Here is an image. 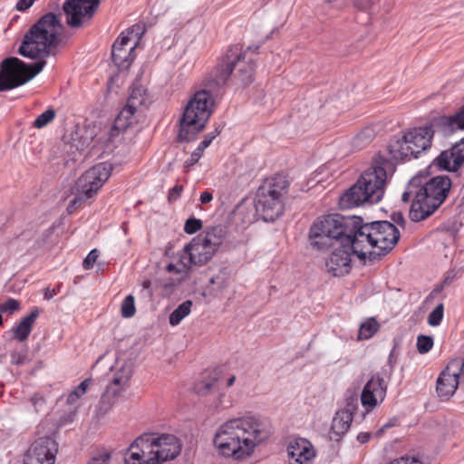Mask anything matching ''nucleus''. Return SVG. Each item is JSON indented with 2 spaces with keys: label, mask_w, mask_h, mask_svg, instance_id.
<instances>
[{
  "label": "nucleus",
  "mask_w": 464,
  "mask_h": 464,
  "mask_svg": "<svg viewBox=\"0 0 464 464\" xmlns=\"http://www.w3.org/2000/svg\"><path fill=\"white\" fill-rule=\"evenodd\" d=\"M63 24L59 17L48 13L43 15L24 34L18 53L38 60L26 64L16 57L5 59L0 64V92L19 87L36 76L46 64L45 59L60 43Z\"/></svg>",
  "instance_id": "nucleus-1"
},
{
  "label": "nucleus",
  "mask_w": 464,
  "mask_h": 464,
  "mask_svg": "<svg viewBox=\"0 0 464 464\" xmlns=\"http://www.w3.org/2000/svg\"><path fill=\"white\" fill-rule=\"evenodd\" d=\"M325 230L334 237L347 233L353 253L361 260L375 259L386 255L400 238L398 228L389 221H375L362 224L361 218L343 217L339 214L327 215V218L314 227V233Z\"/></svg>",
  "instance_id": "nucleus-2"
},
{
  "label": "nucleus",
  "mask_w": 464,
  "mask_h": 464,
  "mask_svg": "<svg viewBox=\"0 0 464 464\" xmlns=\"http://www.w3.org/2000/svg\"><path fill=\"white\" fill-rule=\"evenodd\" d=\"M271 435V427L256 416L231 419L217 430L213 444L219 456L234 460L249 458Z\"/></svg>",
  "instance_id": "nucleus-3"
},
{
  "label": "nucleus",
  "mask_w": 464,
  "mask_h": 464,
  "mask_svg": "<svg viewBox=\"0 0 464 464\" xmlns=\"http://www.w3.org/2000/svg\"><path fill=\"white\" fill-rule=\"evenodd\" d=\"M389 160L381 155L373 158L371 167L365 169L356 183L341 198L346 208L358 207L364 203L375 204L382 200L387 182Z\"/></svg>",
  "instance_id": "nucleus-4"
},
{
  "label": "nucleus",
  "mask_w": 464,
  "mask_h": 464,
  "mask_svg": "<svg viewBox=\"0 0 464 464\" xmlns=\"http://www.w3.org/2000/svg\"><path fill=\"white\" fill-rule=\"evenodd\" d=\"M326 218L327 216H324L313 223L309 230L310 243L317 249H324L328 246L334 247V250L325 261V267L332 276H343L350 273L352 269V255H355L353 247L350 246L352 237H348L347 233H345L337 237L324 231L325 229L317 231L316 234L318 235H315L314 233V226L320 222L323 223Z\"/></svg>",
  "instance_id": "nucleus-5"
},
{
  "label": "nucleus",
  "mask_w": 464,
  "mask_h": 464,
  "mask_svg": "<svg viewBox=\"0 0 464 464\" xmlns=\"http://www.w3.org/2000/svg\"><path fill=\"white\" fill-rule=\"evenodd\" d=\"M256 61L255 57L248 55L247 50L242 51L237 46L229 47L210 72L209 86L223 87L230 77L242 85L250 84L254 80Z\"/></svg>",
  "instance_id": "nucleus-6"
},
{
  "label": "nucleus",
  "mask_w": 464,
  "mask_h": 464,
  "mask_svg": "<svg viewBox=\"0 0 464 464\" xmlns=\"http://www.w3.org/2000/svg\"><path fill=\"white\" fill-rule=\"evenodd\" d=\"M290 182L284 174L276 173L266 178L256 195V211L265 221H275L282 216Z\"/></svg>",
  "instance_id": "nucleus-7"
},
{
  "label": "nucleus",
  "mask_w": 464,
  "mask_h": 464,
  "mask_svg": "<svg viewBox=\"0 0 464 464\" xmlns=\"http://www.w3.org/2000/svg\"><path fill=\"white\" fill-rule=\"evenodd\" d=\"M206 86L208 90L197 92L185 108L180 120L179 140L189 141L193 140L196 134L205 128L207 121L212 114L214 100L211 92L218 89V87L215 85L210 87L209 78L207 80Z\"/></svg>",
  "instance_id": "nucleus-8"
},
{
  "label": "nucleus",
  "mask_w": 464,
  "mask_h": 464,
  "mask_svg": "<svg viewBox=\"0 0 464 464\" xmlns=\"http://www.w3.org/2000/svg\"><path fill=\"white\" fill-rule=\"evenodd\" d=\"M112 169L110 162H101L86 170L77 181L81 194L70 202L68 211L72 213L78 205L95 196L111 175Z\"/></svg>",
  "instance_id": "nucleus-9"
},
{
  "label": "nucleus",
  "mask_w": 464,
  "mask_h": 464,
  "mask_svg": "<svg viewBox=\"0 0 464 464\" xmlns=\"http://www.w3.org/2000/svg\"><path fill=\"white\" fill-rule=\"evenodd\" d=\"M137 445L147 450L157 464L175 459L181 450L179 439L172 434L144 433L136 439Z\"/></svg>",
  "instance_id": "nucleus-10"
},
{
  "label": "nucleus",
  "mask_w": 464,
  "mask_h": 464,
  "mask_svg": "<svg viewBox=\"0 0 464 464\" xmlns=\"http://www.w3.org/2000/svg\"><path fill=\"white\" fill-rule=\"evenodd\" d=\"M144 34L140 24H134L121 33L112 45L111 57L114 64L121 70L128 69L133 63L135 49Z\"/></svg>",
  "instance_id": "nucleus-11"
},
{
  "label": "nucleus",
  "mask_w": 464,
  "mask_h": 464,
  "mask_svg": "<svg viewBox=\"0 0 464 464\" xmlns=\"http://www.w3.org/2000/svg\"><path fill=\"white\" fill-rule=\"evenodd\" d=\"M458 365L450 360L437 378L436 393L442 401H449L455 394L459 385L464 382Z\"/></svg>",
  "instance_id": "nucleus-12"
},
{
  "label": "nucleus",
  "mask_w": 464,
  "mask_h": 464,
  "mask_svg": "<svg viewBox=\"0 0 464 464\" xmlns=\"http://www.w3.org/2000/svg\"><path fill=\"white\" fill-rule=\"evenodd\" d=\"M58 445L50 437L35 440L24 458V464H53Z\"/></svg>",
  "instance_id": "nucleus-13"
},
{
  "label": "nucleus",
  "mask_w": 464,
  "mask_h": 464,
  "mask_svg": "<svg viewBox=\"0 0 464 464\" xmlns=\"http://www.w3.org/2000/svg\"><path fill=\"white\" fill-rule=\"evenodd\" d=\"M100 4V0H67L63 4L66 22L71 27H80L85 18L90 20Z\"/></svg>",
  "instance_id": "nucleus-14"
},
{
  "label": "nucleus",
  "mask_w": 464,
  "mask_h": 464,
  "mask_svg": "<svg viewBox=\"0 0 464 464\" xmlns=\"http://www.w3.org/2000/svg\"><path fill=\"white\" fill-rule=\"evenodd\" d=\"M451 188V180L447 176H437L430 179L420 188L425 192L423 198L433 200L432 208H440L446 200Z\"/></svg>",
  "instance_id": "nucleus-15"
},
{
  "label": "nucleus",
  "mask_w": 464,
  "mask_h": 464,
  "mask_svg": "<svg viewBox=\"0 0 464 464\" xmlns=\"http://www.w3.org/2000/svg\"><path fill=\"white\" fill-rule=\"evenodd\" d=\"M183 253L188 257L191 266H202L208 263L217 252L208 243L205 242L202 236H198L186 245Z\"/></svg>",
  "instance_id": "nucleus-16"
},
{
  "label": "nucleus",
  "mask_w": 464,
  "mask_h": 464,
  "mask_svg": "<svg viewBox=\"0 0 464 464\" xmlns=\"http://www.w3.org/2000/svg\"><path fill=\"white\" fill-rule=\"evenodd\" d=\"M386 384L379 373L374 374L367 382L361 394L362 406L367 410H372L379 401H382L386 394Z\"/></svg>",
  "instance_id": "nucleus-17"
},
{
  "label": "nucleus",
  "mask_w": 464,
  "mask_h": 464,
  "mask_svg": "<svg viewBox=\"0 0 464 464\" xmlns=\"http://www.w3.org/2000/svg\"><path fill=\"white\" fill-rule=\"evenodd\" d=\"M405 134L406 139H408L410 150H412L413 158H417L420 153L431 146L434 130L432 125H426L424 127L414 128Z\"/></svg>",
  "instance_id": "nucleus-18"
},
{
  "label": "nucleus",
  "mask_w": 464,
  "mask_h": 464,
  "mask_svg": "<svg viewBox=\"0 0 464 464\" xmlns=\"http://www.w3.org/2000/svg\"><path fill=\"white\" fill-rule=\"evenodd\" d=\"M289 464H310L315 457L313 445L305 439H297L287 447Z\"/></svg>",
  "instance_id": "nucleus-19"
},
{
  "label": "nucleus",
  "mask_w": 464,
  "mask_h": 464,
  "mask_svg": "<svg viewBox=\"0 0 464 464\" xmlns=\"http://www.w3.org/2000/svg\"><path fill=\"white\" fill-rule=\"evenodd\" d=\"M425 197V192L420 188L415 192L412 199L409 217L412 221L418 222L426 219L431 216L439 208H432L433 200L430 198H421Z\"/></svg>",
  "instance_id": "nucleus-20"
},
{
  "label": "nucleus",
  "mask_w": 464,
  "mask_h": 464,
  "mask_svg": "<svg viewBox=\"0 0 464 464\" xmlns=\"http://www.w3.org/2000/svg\"><path fill=\"white\" fill-rule=\"evenodd\" d=\"M356 410V400L352 399L348 401L345 408L338 411L332 421V431L342 436L345 434L350 429V425L353 419V412Z\"/></svg>",
  "instance_id": "nucleus-21"
},
{
  "label": "nucleus",
  "mask_w": 464,
  "mask_h": 464,
  "mask_svg": "<svg viewBox=\"0 0 464 464\" xmlns=\"http://www.w3.org/2000/svg\"><path fill=\"white\" fill-rule=\"evenodd\" d=\"M387 151L390 157L395 160L413 158L412 150H410L405 133L401 137L395 136L391 139L387 145Z\"/></svg>",
  "instance_id": "nucleus-22"
},
{
  "label": "nucleus",
  "mask_w": 464,
  "mask_h": 464,
  "mask_svg": "<svg viewBox=\"0 0 464 464\" xmlns=\"http://www.w3.org/2000/svg\"><path fill=\"white\" fill-rule=\"evenodd\" d=\"M132 375V369L130 365H123L114 374V377L111 383L107 386L106 392L111 393L113 398H117L119 394L128 385L129 381Z\"/></svg>",
  "instance_id": "nucleus-23"
},
{
  "label": "nucleus",
  "mask_w": 464,
  "mask_h": 464,
  "mask_svg": "<svg viewBox=\"0 0 464 464\" xmlns=\"http://www.w3.org/2000/svg\"><path fill=\"white\" fill-rule=\"evenodd\" d=\"M39 308H33L30 314L24 316L17 325L14 326V337L20 342L25 341L30 335L33 330L34 324L37 317L39 316Z\"/></svg>",
  "instance_id": "nucleus-24"
},
{
  "label": "nucleus",
  "mask_w": 464,
  "mask_h": 464,
  "mask_svg": "<svg viewBox=\"0 0 464 464\" xmlns=\"http://www.w3.org/2000/svg\"><path fill=\"white\" fill-rule=\"evenodd\" d=\"M130 455L125 458V464H157L150 452L141 446H136V440L129 448Z\"/></svg>",
  "instance_id": "nucleus-25"
},
{
  "label": "nucleus",
  "mask_w": 464,
  "mask_h": 464,
  "mask_svg": "<svg viewBox=\"0 0 464 464\" xmlns=\"http://www.w3.org/2000/svg\"><path fill=\"white\" fill-rule=\"evenodd\" d=\"M190 266V262L181 250L176 255L174 261L166 266L165 269L169 274L179 276V278H181L182 281L188 276Z\"/></svg>",
  "instance_id": "nucleus-26"
},
{
  "label": "nucleus",
  "mask_w": 464,
  "mask_h": 464,
  "mask_svg": "<svg viewBox=\"0 0 464 464\" xmlns=\"http://www.w3.org/2000/svg\"><path fill=\"white\" fill-rule=\"evenodd\" d=\"M227 235V229L224 226L218 225L208 228L202 236L205 242L208 243L216 251H218L219 246L222 244Z\"/></svg>",
  "instance_id": "nucleus-27"
},
{
  "label": "nucleus",
  "mask_w": 464,
  "mask_h": 464,
  "mask_svg": "<svg viewBox=\"0 0 464 464\" xmlns=\"http://www.w3.org/2000/svg\"><path fill=\"white\" fill-rule=\"evenodd\" d=\"M440 123L451 132L457 130H464V106L454 115L441 117Z\"/></svg>",
  "instance_id": "nucleus-28"
},
{
  "label": "nucleus",
  "mask_w": 464,
  "mask_h": 464,
  "mask_svg": "<svg viewBox=\"0 0 464 464\" xmlns=\"http://www.w3.org/2000/svg\"><path fill=\"white\" fill-rule=\"evenodd\" d=\"M147 100L146 90L141 85H133L126 104L139 111L142 106H145Z\"/></svg>",
  "instance_id": "nucleus-29"
},
{
  "label": "nucleus",
  "mask_w": 464,
  "mask_h": 464,
  "mask_svg": "<svg viewBox=\"0 0 464 464\" xmlns=\"http://www.w3.org/2000/svg\"><path fill=\"white\" fill-rule=\"evenodd\" d=\"M138 111L134 108L129 107L128 104L125 105V107L120 111L118 114L114 126L118 130H126L130 126H131L133 123L136 122L135 121V113Z\"/></svg>",
  "instance_id": "nucleus-30"
},
{
  "label": "nucleus",
  "mask_w": 464,
  "mask_h": 464,
  "mask_svg": "<svg viewBox=\"0 0 464 464\" xmlns=\"http://www.w3.org/2000/svg\"><path fill=\"white\" fill-rule=\"evenodd\" d=\"M455 153L452 149L443 150L437 158V165L448 171H456L462 164H455Z\"/></svg>",
  "instance_id": "nucleus-31"
},
{
  "label": "nucleus",
  "mask_w": 464,
  "mask_h": 464,
  "mask_svg": "<svg viewBox=\"0 0 464 464\" xmlns=\"http://www.w3.org/2000/svg\"><path fill=\"white\" fill-rule=\"evenodd\" d=\"M375 137V130L372 127L367 126L362 129L353 139V145L356 149H362L370 144Z\"/></svg>",
  "instance_id": "nucleus-32"
},
{
  "label": "nucleus",
  "mask_w": 464,
  "mask_h": 464,
  "mask_svg": "<svg viewBox=\"0 0 464 464\" xmlns=\"http://www.w3.org/2000/svg\"><path fill=\"white\" fill-rule=\"evenodd\" d=\"M380 327L381 325L375 318H368L360 325L358 340L372 338L379 331Z\"/></svg>",
  "instance_id": "nucleus-33"
},
{
  "label": "nucleus",
  "mask_w": 464,
  "mask_h": 464,
  "mask_svg": "<svg viewBox=\"0 0 464 464\" xmlns=\"http://www.w3.org/2000/svg\"><path fill=\"white\" fill-rule=\"evenodd\" d=\"M192 302L188 300L180 304L169 315V324L176 326L191 312Z\"/></svg>",
  "instance_id": "nucleus-34"
},
{
  "label": "nucleus",
  "mask_w": 464,
  "mask_h": 464,
  "mask_svg": "<svg viewBox=\"0 0 464 464\" xmlns=\"http://www.w3.org/2000/svg\"><path fill=\"white\" fill-rule=\"evenodd\" d=\"M217 134L215 135H212V136H208L206 137L199 144L198 146L196 148V150L191 153L190 157L185 161L184 163V167L186 169H188L192 166H194L196 163H198V161L199 160V159L201 158L202 154H203V151L205 150V149H207L210 143L212 142V140L215 138Z\"/></svg>",
  "instance_id": "nucleus-35"
},
{
  "label": "nucleus",
  "mask_w": 464,
  "mask_h": 464,
  "mask_svg": "<svg viewBox=\"0 0 464 464\" xmlns=\"http://www.w3.org/2000/svg\"><path fill=\"white\" fill-rule=\"evenodd\" d=\"M92 383L91 378L83 380L73 391H72L66 399L67 404L73 405L81 399L88 391Z\"/></svg>",
  "instance_id": "nucleus-36"
},
{
  "label": "nucleus",
  "mask_w": 464,
  "mask_h": 464,
  "mask_svg": "<svg viewBox=\"0 0 464 464\" xmlns=\"http://www.w3.org/2000/svg\"><path fill=\"white\" fill-rule=\"evenodd\" d=\"M235 215L238 217L243 223H251L255 219L253 208L244 203H240L237 206Z\"/></svg>",
  "instance_id": "nucleus-37"
},
{
  "label": "nucleus",
  "mask_w": 464,
  "mask_h": 464,
  "mask_svg": "<svg viewBox=\"0 0 464 464\" xmlns=\"http://www.w3.org/2000/svg\"><path fill=\"white\" fill-rule=\"evenodd\" d=\"M56 116L53 109H48L41 113L34 121L33 126L36 129H42L52 122Z\"/></svg>",
  "instance_id": "nucleus-38"
},
{
  "label": "nucleus",
  "mask_w": 464,
  "mask_h": 464,
  "mask_svg": "<svg viewBox=\"0 0 464 464\" xmlns=\"http://www.w3.org/2000/svg\"><path fill=\"white\" fill-rule=\"evenodd\" d=\"M121 313L122 317L130 318L136 313L134 297L131 295H127L121 305Z\"/></svg>",
  "instance_id": "nucleus-39"
},
{
  "label": "nucleus",
  "mask_w": 464,
  "mask_h": 464,
  "mask_svg": "<svg viewBox=\"0 0 464 464\" xmlns=\"http://www.w3.org/2000/svg\"><path fill=\"white\" fill-rule=\"evenodd\" d=\"M444 315V305L442 303L439 304L429 314L428 316V324L430 326H438Z\"/></svg>",
  "instance_id": "nucleus-40"
},
{
  "label": "nucleus",
  "mask_w": 464,
  "mask_h": 464,
  "mask_svg": "<svg viewBox=\"0 0 464 464\" xmlns=\"http://www.w3.org/2000/svg\"><path fill=\"white\" fill-rule=\"evenodd\" d=\"M417 350L420 353L424 354L430 352L433 346V339L430 336L420 335L417 338Z\"/></svg>",
  "instance_id": "nucleus-41"
},
{
  "label": "nucleus",
  "mask_w": 464,
  "mask_h": 464,
  "mask_svg": "<svg viewBox=\"0 0 464 464\" xmlns=\"http://www.w3.org/2000/svg\"><path fill=\"white\" fill-rule=\"evenodd\" d=\"M202 227V221L200 219L190 218H188L184 225V231L187 234H194L200 230Z\"/></svg>",
  "instance_id": "nucleus-42"
},
{
  "label": "nucleus",
  "mask_w": 464,
  "mask_h": 464,
  "mask_svg": "<svg viewBox=\"0 0 464 464\" xmlns=\"http://www.w3.org/2000/svg\"><path fill=\"white\" fill-rule=\"evenodd\" d=\"M216 386V381L200 382L195 385V391L200 395H207L210 393Z\"/></svg>",
  "instance_id": "nucleus-43"
},
{
  "label": "nucleus",
  "mask_w": 464,
  "mask_h": 464,
  "mask_svg": "<svg viewBox=\"0 0 464 464\" xmlns=\"http://www.w3.org/2000/svg\"><path fill=\"white\" fill-rule=\"evenodd\" d=\"M452 150L455 153V164H463L464 163V139L455 143L451 147Z\"/></svg>",
  "instance_id": "nucleus-44"
},
{
  "label": "nucleus",
  "mask_w": 464,
  "mask_h": 464,
  "mask_svg": "<svg viewBox=\"0 0 464 464\" xmlns=\"http://www.w3.org/2000/svg\"><path fill=\"white\" fill-rule=\"evenodd\" d=\"M110 394L111 393L105 392V394L102 395V397L100 401V406H99L98 411L102 414L107 413L111 409V407L113 406V404L115 402L116 398L112 397V400L108 399Z\"/></svg>",
  "instance_id": "nucleus-45"
},
{
  "label": "nucleus",
  "mask_w": 464,
  "mask_h": 464,
  "mask_svg": "<svg viewBox=\"0 0 464 464\" xmlns=\"http://www.w3.org/2000/svg\"><path fill=\"white\" fill-rule=\"evenodd\" d=\"M98 257H99V251L97 249L91 250L82 262V267L85 270L92 269L93 267L94 264L96 263Z\"/></svg>",
  "instance_id": "nucleus-46"
},
{
  "label": "nucleus",
  "mask_w": 464,
  "mask_h": 464,
  "mask_svg": "<svg viewBox=\"0 0 464 464\" xmlns=\"http://www.w3.org/2000/svg\"><path fill=\"white\" fill-rule=\"evenodd\" d=\"M20 308V304L17 300L9 298L7 301L0 304V313L10 312L13 313Z\"/></svg>",
  "instance_id": "nucleus-47"
},
{
  "label": "nucleus",
  "mask_w": 464,
  "mask_h": 464,
  "mask_svg": "<svg viewBox=\"0 0 464 464\" xmlns=\"http://www.w3.org/2000/svg\"><path fill=\"white\" fill-rule=\"evenodd\" d=\"M386 464H423V462L414 456H403L394 459Z\"/></svg>",
  "instance_id": "nucleus-48"
},
{
  "label": "nucleus",
  "mask_w": 464,
  "mask_h": 464,
  "mask_svg": "<svg viewBox=\"0 0 464 464\" xmlns=\"http://www.w3.org/2000/svg\"><path fill=\"white\" fill-rule=\"evenodd\" d=\"M353 5L361 11H369L373 5V0H351Z\"/></svg>",
  "instance_id": "nucleus-49"
},
{
  "label": "nucleus",
  "mask_w": 464,
  "mask_h": 464,
  "mask_svg": "<svg viewBox=\"0 0 464 464\" xmlns=\"http://www.w3.org/2000/svg\"><path fill=\"white\" fill-rule=\"evenodd\" d=\"M182 191H183L182 185H175L169 191V195H168L169 201H176L177 199H179L181 196Z\"/></svg>",
  "instance_id": "nucleus-50"
},
{
  "label": "nucleus",
  "mask_w": 464,
  "mask_h": 464,
  "mask_svg": "<svg viewBox=\"0 0 464 464\" xmlns=\"http://www.w3.org/2000/svg\"><path fill=\"white\" fill-rule=\"evenodd\" d=\"M181 282V278L162 281L161 285L166 294H171L173 289Z\"/></svg>",
  "instance_id": "nucleus-51"
},
{
  "label": "nucleus",
  "mask_w": 464,
  "mask_h": 464,
  "mask_svg": "<svg viewBox=\"0 0 464 464\" xmlns=\"http://www.w3.org/2000/svg\"><path fill=\"white\" fill-rule=\"evenodd\" d=\"M34 1L35 0H18L15 7L18 11L24 12L30 8L34 5Z\"/></svg>",
  "instance_id": "nucleus-52"
},
{
  "label": "nucleus",
  "mask_w": 464,
  "mask_h": 464,
  "mask_svg": "<svg viewBox=\"0 0 464 464\" xmlns=\"http://www.w3.org/2000/svg\"><path fill=\"white\" fill-rule=\"evenodd\" d=\"M109 459V454H102L99 457L92 458L89 464H108Z\"/></svg>",
  "instance_id": "nucleus-53"
},
{
  "label": "nucleus",
  "mask_w": 464,
  "mask_h": 464,
  "mask_svg": "<svg viewBox=\"0 0 464 464\" xmlns=\"http://www.w3.org/2000/svg\"><path fill=\"white\" fill-rule=\"evenodd\" d=\"M60 292V285L55 288L50 289L46 288L44 291V298L47 300L52 299L54 295H56Z\"/></svg>",
  "instance_id": "nucleus-54"
},
{
  "label": "nucleus",
  "mask_w": 464,
  "mask_h": 464,
  "mask_svg": "<svg viewBox=\"0 0 464 464\" xmlns=\"http://www.w3.org/2000/svg\"><path fill=\"white\" fill-rule=\"evenodd\" d=\"M212 199H213V195H212L211 192H209L208 190L202 192L201 195H200V198H199L201 204H208Z\"/></svg>",
  "instance_id": "nucleus-55"
},
{
  "label": "nucleus",
  "mask_w": 464,
  "mask_h": 464,
  "mask_svg": "<svg viewBox=\"0 0 464 464\" xmlns=\"http://www.w3.org/2000/svg\"><path fill=\"white\" fill-rule=\"evenodd\" d=\"M141 285H142L143 290H146V291L148 292V295H149L150 297H151L153 294H152V291H151V289H150V286H151V283H150V280H148V279H147V280H144V281L142 282Z\"/></svg>",
  "instance_id": "nucleus-56"
},
{
  "label": "nucleus",
  "mask_w": 464,
  "mask_h": 464,
  "mask_svg": "<svg viewBox=\"0 0 464 464\" xmlns=\"http://www.w3.org/2000/svg\"><path fill=\"white\" fill-rule=\"evenodd\" d=\"M237 377L235 374H231L225 380V385L227 388H230L235 384Z\"/></svg>",
  "instance_id": "nucleus-57"
},
{
  "label": "nucleus",
  "mask_w": 464,
  "mask_h": 464,
  "mask_svg": "<svg viewBox=\"0 0 464 464\" xmlns=\"http://www.w3.org/2000/svg\"><path fill=\"white\" fill-rule=\"evenodd\" d=\"M411 192H404L401 196V199L404 201V202H408L411 200Z\"/></svg>",
  "instance_id": "nucleus-58"
},
{
  "label": "nucleus",
  "mask_w": 464,
  "mask_h": 464,
  "mask_svg": "<svg viewBox=\"0 0 464 464\" xmlns=\"http://www.w3.org/2000/svg\"><path fill=\"white\" fill-rule=\"evenodd\" d=\"M368 434H360L358 436V439L362 441V442H365L367 440H368Z\"/></svg>",
  "instance_id": "nucleus-59"
},
{
  "label": "nucleus",
  "mask_w": 464,
  "mask_h": 464,
  "mask_svg": "<svg viewBox=\"0 0 464 464\" xmlns=\"http://www.w3.org/2000/svg\"><path fill=\"white\" fill-rule=\"evenodd\" d=\"M224 396H225V394H224V393H221V394H220L219 399H218V400H219L218 404H219L220 406L228 407L229 405H224V403H223L222 398H223Z\"/></svg>",
  "instance_id": "nucleus-60"
}]
</instances>
